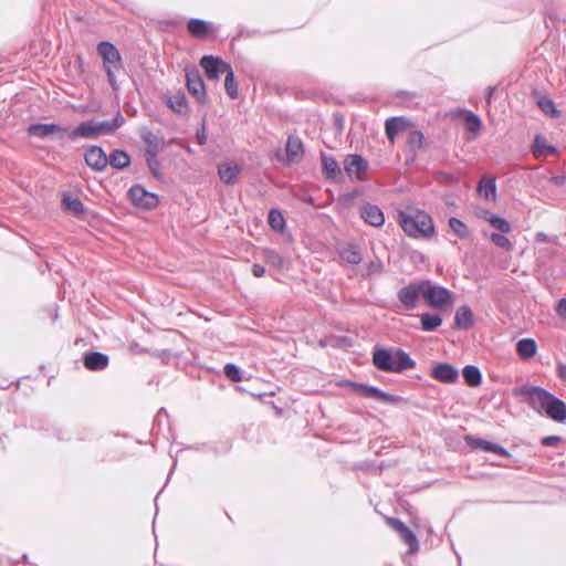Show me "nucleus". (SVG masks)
<instances>
[{"label":"nucleus","mask_w":566,"mask_h":566,"mask_svg":"<svg viewBox=\"0 0 566 566\" xmlns=\"http://www.w3.org/2000/svg\"><path fill=\"white\" fill-rule=\"evenodd\" d=\"M531 409L555 422H566V403L543 387L525 384L513 389Z\"/></svg>","instance_id":"obj_1"},{"label":"nucleus","mask_w":566,"mask_h":566,"mask_svg":"<svg viewBox=\"0 0 566 566\" xmlns=\"http://www.w3.org/2000/svg\"><path fill=\"white\" fill-rule=\"evenodd\" d=\"M374 366L385 373H402L416 367V361L400 348H385L376 345L373 349Z\"/></svg>","instance_id":"obj_2"},{"label":"nucleus","mask_w":566,"mask_h":566,"mask_svg":"<svg viewBox=\"0 0 566 566\" xmlns=\"http://www.w3.org/2000/svg\"><path fill=\"white\" fill-rule=\"evenodd\" d=\"M396 220L408 237L430 238L434 234L432 218L422 210H416L413 213L400 210Z\"/></svg>","instance_id":"obj_3"},{"label":"nucleus","mask_w":566,"mask_h":566,"mask_svg":"<svg viewBox=\"0 0 566 566\" xmlns=\"http://www.w3.org/2000/svg\"><path fill=\"white\" fill-rule=\"evenodd\" d=\"M386 135L390 142L396 138H407L409 142H422L423 135L420 130L403 117H391L385 124Z\"/></svg>","instance_id":"obj_4"},{"label":"nucleus","mask_w":566,"mask_h":566,"mask_svg":"<svg viewBox=\"0 0 566 566\" xmlns=\"http://www.w3.org/2000/svg\"><path fill=\"white\" fill-rule=\"evenodd\" d=\"M117 127L109 122H84L76 126L72 132H66L64 138H97L101 135L109 134Z\"/></svg>","instance_id":"obj_5"},{"label":"nucleus","mask_w":566,"mask_h":566,"mask_svg":"<svg viewBox=\"0 0 566 566\" xmlns=\"http://www.w3.org/2000/svg\"><path fill=\"white\" fill-rule=\"evenodd\" d=\"M97 52L103 59L104 69L107 73L111 85L116 87V78L114 72L120 69L122 56L119 51L108 41H103L97 45Z\"/></svg>","instance_id":"obj_6"},{"label":"nucleus","mask_w":566,"mask_h":566,"mask_svg":"<svg viewBox=\"0 0 566 566\" xmlns=\"http://www.w3.org/2000/svg\"><path fill=\"white\" fill-rule=\"evenodd\" d=\"M423 298L433 308H442L452 303L450 291L432 284L429 280H423Z\"/></svg>","instance_id":"obj_7"},{"label":"nucleus","mask_w":566,"mask_h":566,"mask_svg":"<svg viewBox=\"0 0 566 566\" xmlns=\"http://www.w3.org/2000/svg\"><path fill=\"white\" fill-rule=\"evenodd\" d=\"M348 385L359 396L373 398L388 405H397L403 400L400 396L382 391L374 386L352 381Z\"/></svg>","instance_id":"obj_8"},{"label":"nucleus","mask_w":566,"mask_h":566,"mask_svg":"<svg viewBox=\"0 0 566 566\" xmlns=\"http://www.w3.org/2000/svg\"><path fill=\"white\" fill-rule=\"evenodd\" d=\"M344 170L353 181H363L366 179V172L369 168L368 161L358 154H349L345 157Z\"/></svg>","instance_id":"obj_9"},{"label":"nucleus","mask_w":566,"mask_h":566,"mask_svg":"<svg viewBox=\"0 0 566 566\" xmlns=\"http://www.w3.org/2000/svg\"><path fill=\"white\" fill-rule=\"evenodd\" d=\"M420 296L423 297V280L419 282H410L397 292V297L407 311L415 310Z\"/></svg>","instance_id":"obj_10"},{"label":"nucleus","mask_w":566,"mask_h":566,"mask_svg":"<svg viewBox=\"0 0 566 566\" xmlns=\"http://www.w3.org/2000/svg\"><path fill=\"white\" fill-rule=\"evenodd\" d=\"M127 197L135 207L146 210L155 209L159 203L158 196L147 191L140 185L132 186L127 192Z\"/></svg>","instance_id":"obj_11"},{"label":"nucleus","mask_w":566,"mask_h":566,"mask_svg":"<svg viewBox=\"0 0 566 566\" xmlns=\"http://www.w3.org/2000/svg\"><path fill=\"white\" fill-rule=\"evenodd\" d=\"M304 144H285V149H276L273 158L282 166L298 164L304 158Z\"/></svg>","instance_id":"obj_12"},{"label":"nucleus","mask_w":566,"mask_h":566,"mask_svg":"<svg viewBox=\"0 0 566 566\" xmlns=\"http://www.w3.org/2000/svg\"><path fill=\"white\" fill-rule=\"evenodd\" d=\"M200 66L205 70L206 76L212 81L219 80L220 75L226 74L231 67V65L221 57L213 55L202 56Z\"/></svg>","instance_id":"obj_13"},{"label":"nucleus","mask_w":566,"mask_h":566,"mask_svg":"<svg viewBox=\"0 0 566 566\" xmlns=\"http://www.w3.org/2000/svg\"><path fill=\"white\" fill-rule=\"evenodd\" d=\"M187 88L189 93L200 103L207 102V92L203 80L197 69L188 70L186 73Z\"/></svg>","instance_id":"obj_14"},{"label":"nucleus","mask_w":566,"mask_h":566,"mask_svg":"<svg viewBox=\"0 0 566 566\" xmlns=\"http://www.w3.org/2000/svg\"><path fill=\"white\" fill-rule=\"evenodd\" d=\"M464 440H465V443L471 449L483 450L485 452H493V453L499 454V455L504 457V458H510L511 457V453L504 447H502V446H500L497 443L488 441L485 439H482L480 437L465 436Z\"/></svg>","instance_id":"obj_15"},{"label":"nucleus","mask_w":566,"mask_h":566,"mask_svg":"<svg viewBox=\"0 0 566 566\" xmlns=\"http://www.w3.org/2000/svg\"><path fill=\"white\" fill-rule=\"evenodd\" d=\"M164 144H146L144 158L149 168L150 174L156 179H161V164L158 159L159 154L163 151Z\"/></svg>","instance_id":"obj_16"},{"label":"nucleus","mask_w":566,"mask_h":566,"mask_svg":"<svg viewBox=\"0 0 566 566\" xmlns=\"http://www.w3.org/2000/svg\"><path fill=\"white\" fill-rule=\"evenodd\" d=\"M430 376L443 384H454L459 379V371L449 363H437L432 367Z\"/></svg>","instance_id":"obj_17"},{"label":"nucleus","mask_w":566,"mask_h":566,"mask_svg":"<svg viewBox=\"0 0 566 566\" xmlns=\"http://www.w3.org/2000/svg\"><path fill=\"white\" fill-rule=\"evenodd\" d=\"M85 163L95 171H103L108 165V156L97 145H92L84 154Z\"/></svg>","instance_id":"obj_18"},{"label":"nucleus","mask_w":566,"mask_h":566,"mask_svg":"<svg viewBox=\"0 0 566 566\" xmlns=\"http://www.w3.org/2000/svg\"><path fill=\"white\" fill-rule=\"evenodd\" d=\"M322 174L327 180L338 182L343 179V171L338 161L331 155L321 151Z\"/></svg>","instance_id":"obj_19"},{"label":"nucleus","mask_w":566,"mask_h":566,"mask_svg":"<svg viewBox=\"0 0 566 566\" xmlns=\"http://www.w3.org/2000/svg\"><path fill=\"white\" fill-rule=\"evenodd\" d=\"M360 217L364 221L373 227L379 228L385 223V216L382 210L370 202H365L360 207Z\"/></svg>","instance_id":"obj_20"},{"label":"nucleus","mask_w":566,"mask_h":566,"mask_svg":"<svg viewBox=\"0 0 566 566\" xmlns=\"http://www.w3.org/2000/svg\"><path fill=\"white\" fill-rule=\"evenodd\" d=\"M109 364V357L101 352H86L83 355V365L92 371L104 370Z\"/></svg>","instance_id":"obj_21"},{"label":"nucleus","mask_w":566,"mask_h":566,"mask_svg":"<svg viewBox=\"0 0 566 566\" xmlns=\"http://www.w3.org/2000/svg\"><path fill=\"white\" fill-rule=\"evenodd\" d=\"M66 132L67 128L56 124H32L28 128L29 135L38 138H45L52 133H56L60 138H64Z\"/></svg>","instance_id":"obj_22"},{"label":"nucleus","mask_w":566,"mask_h":566,"mask_svg":"<svg viewBox=\"0 0 566 566\" xmlns=\"http://www.w3.org/2000/svg\"><path fill=\"white\" fill-rule=\"evenodd\" d=\"M459 115L461 117L464 130L471 134L472 137H475L482 128L481 118L473 112L467 109L460 111Z\"/></svg>","instance_id":"obj_23"},{"label":"nucleus","mask_w":566,"mask_h":566,"mask_svg":"<svg viewBox=\"0 0 566 566\" xmlns=\"http://www.w3.org/2000/svg\"><path fill=\"white\" fill-rule=\"evenodd\" d=\"M241 167L237 164H220L218 166V175L219 178L226 184V185H234L241 175Z\"/></svg>","instance_id":"obj_24"},{"label":"nucleus","mask_w":566,"mask_h":566,"mask_svg":"<svg viewBox=\"0 0 566 566\" xmlns=\"http://www.w3.org/2000/svg\"><path fill=\"white\" fill-rule=\"evenodd\" d=\"M473 312L468 305L460 306L454 315V327L457 329L467 331L473 326Z\"/></svg>","instance_id":"obj_25"},{"label":"nucleus","mask_w":566,"mask_h":566,"mask_svg":"<svg viewBox=\"0 0 566 566\" xmlns=\"http://www.w3.org/2000/svg\"><path fill=\"white\" fill-rule=\"evenodd\" d=\"M339 256L349 264H359L363 261V253L356 244L347 243L339 248Z\"/></svg>","instance_id":"obj_26"},{"label":"nucleus","mask_w":566,"mask_h":566,"mask_svg":"<svg viewBox=\"0 0 566 566\" xmlns=\"http://www.w3.org/2000/svg\"><path fill=\"white\" fill-rule=\"evenodd\" d=\"M187 29L191 36L199 40H205L210 34L209 24L206 21L199 19H190L187 23Z\"/></svg>","instance_id":"obj_27"},{"label":"nucleus","mask_w":566,"mask_h":566,"mask_svg":"<svg viewBox=\"0 0 566 566\" xmlns=\"http://www.w3.org/2000/svg\"><path fill=\"white\" fill-rule=\"evenodd\" d=\"M479 193L486 200L494 201L496 198V184L493 177L484 176L478 187Z\"/></svg>","instance_id":"obj_28"},{"label":"nucleus","mask_w":566,"mask_h":566,"mask_svg":"<svg viewBox=\"0 0 566 566\" xmlns=\"http://www.w3.org/2000/svg\"><path fill=\"white\" fill-rule=\"evenodd\" d=\"M516 350L521 358L530 359L535 356L537 350L536 342L533 338H523L517 342Z\"/></svg>","instance_id":"obj_29"},{"label":"nucleus","mask_w":566,"mask_h":566,"mask_svg":"<svg viewBox=\"0 0 566 566\" xmlns=\"http://www.w3.org/2000/svg\"><path fill=\"white\" fill-rule=\"evenodd\" d=\"M462 376L469 387H478L482 382V374L474 365H467L462 370Z\"/></svg>","instance_id":"obj_30"},{"label":"nucleus","mask_w":566,"mask_h":566,"mask_svg":"<svg viewBox=\"0 0 566 566\" xmlns=\"http://www.w3.org/2000/svg\"><path fill=\"white\" fill-rule=\"evenodd\" d=\"M108 164L116 169H124L129 166L130 158L128 154L120 149H115L108 156Z\"/></svg>","instance_id":"obj_31"},{"label":"nucleus","mask_w":566,"mask_h":566,"mask_svg":"<svg viewBox=\"0 0 566 566\" xmlns=\"http://www.w3.org/2000/svg\"><path fill=\"white\" fill-rule=\"evenodd\" d=\"M62 203L67 211L72 212L76 217L84 213V205L77 197H72L65 193L63 196Z\"/></svg>","instance_id":"obj_32"},{"label":"nucleus","mask_w":566,"mask_h":566,"mask_svg":"<svg viewBox=\"0 0 566 566\" xmlns=\"http://www.w3.org/2000/svg\"><path fill=\"white\" fill-rule=\"evenodd\" d=\"M268 222L272 230L283 233L285 229V219L279 209L272 208L269 211Z\"/></svg>","instance_id":"obj_33"},{"label":"nucleus","mask_w":566,"mask_h":566,"mask_svg":"<svg viewBox=\"0 0 566 566\" xmlns=\"http://www.w3.org/2000/svg\"><path fill=\"white\" fill-rule=\"evenodd\" d=\"M420 319L421 327L426 332H433L442 324V317L438 314L423 313Z\"/></svg>","instance_id":"obj_34"},{"label":"nucleus","mask_w":566,"mask_h":566,"mask_svg":"<svg viewBox=\"0 0 566 566\" xmlns=\"http://www.w3.org/2000/svg\"><path fill=\"white\" fill-rule=\"evenodd\" d=\"M558 149L551 144H531V153L535 158H546L556 154Z\"/></svg>","instance_id":"obj_35"},{"label":"nucleus","mask_w":566,"mask_h":566,"mask_svg":"<svg viewBox=\"0 0 566 566\" xmlns=\"http://www.w3.org/2000/svg\"><path fill=\"white\" fill-rule=\"evenodd\" d=\"M400 538L405 542V544L409 547V553H416L419 551V542L416 534L406 526L400 533H398Z\"/></svg>","instance_id":"obj_36"},{"label":"nucleus","mask_w":566,"mask_h":566,"mask_svg":"<svg viewBox=\"0 0 566 566\" xmlns=\"http://www.w3.org/2000/svg\"><path fill=\"white\" fill-rule=\"evenodd\" d=\"M485 219L494 229L499 230L502 233H509L512 229L510 222L502 217L485 212Z\"/></svg>","instance_id":"obj_37"},{"label":"nucleus","mask_w":566,"mask_h":566,"mask_svg":"<svg viewBox=\"0 0 566 566\" xmlns=\"http://www.w3.org/2000/svg\"><path fill=\"white\" fill-rule=\"evenodd\" d=\"M449 227L453 233L460 239H467L470 235L469 228L460 219L451 217L449 219Z\"/></svg>","instance_id":"obj_38"},{"label":"nucleus","mask_w":566,"mask_h":566,"mask_svg":"<svg viewBox=\"0 0 566 566\" xmlns=\"http://www.w3.org/2000/svg\"><path fill=\"white\" fill-rule=\"evenodd\" d=\"M262 258L269 265L275 269L283 266V258L273 249H263Z\"/></svg>","instance_id":"obj_39"},{"label":"nucleus","mask_w":566,"mask_h":566,"mask_svg":"<svg viewBox=\"0 0 566 566\" xmlns=\"http://www.w3.org/2000/svg\"><path fill=\"white\" fill-rule=\"evenodd\" d=\"M224 88H226L227 94L231 98L234 99L238 97V95H239L238 84H237L232 67H230V70L226 73Z\"/></svg>","instance_id":"obj_40"},{"label":"nucleus","mask_w":566,"mask_h":566,"mask_svg":"<svg viewBox=\"0 0 566 566\" xmlns=\"http://www.w3.org/2000/svg\"><path fill=\"white\" fill-rule=\"evenodd\" d=\"M539 108L553 118H557L559 116V111L556 108L553 99L548 97H542L538 101Z\"/></svg>","instance_id":"obj_41"},{"label":"nucleus","mask_w":566,"mask_h":566,"mask_svg":"<svg viewBox=\"0 0 566 566\" xmlns=\"http://www.w3.org/2000/svg\"><path fill=\"white\" fill-rule=\"evenodd\" d=\"M170 107L178 114H185L188 111V104L184 94H178L169 99Z\"/></svg>","instance_id":"obj_42"},{"label":"nucleus","mask_w":566,"mask_h":566,"mask_svg":"<svg viewBox=\"0 0 566 566\" xmlns=\"http://www.w3.org/2000/svg\"><path fill=\"white\" fill-rule=\"evenodd\" d=\"M224 375L232 381L239 382L242 380V375L240 368L232 363L226 364L223 368Z\"/></svg>","instance_id":"obj_43"},{"label":"nucleus","mask_w":566,"mask_h":566,"mask_svg":"<svg viewBox=\"0 0 566 566\" xmlns=\"http://www.w3.org/2000/svg\"><path fill=\"white\" fill-rule=\"evenodd\" d=\"M384 272V264L380 259L376 258L375 260H371L368 262L366 266V275H377L381 274Z\"/></svg>","instance_id":"obj_44"},{"label":"nucleus","mask_w":566,"mask_h":566,"mask_svg":"<svg viewBox=\"0 0 566 566\" xmlns=\"http://www.w3.org/2000/svg\"><path fill=\"white\" fill-rule=\"evenodd\" d=\"M490 239L495 245H497L500 248L511 250L513 247L511 241L509 240V238H506L504 235V233H502V232L501 233H492Z\"/></svg>","instance_id":"obj_45"},{"label":"nucleus","mask_w":566,"mask_h":566,"mask_svg":"<svg viewBox=\"0 0 566 566\" xmlns=\"http://www.w3.org/2000/svg\"><path fill=\"white\" fill-rule=\"evenodd\" d=\"M563 439L559 436H546L542 438L541 443L544 447H557L562 443Z\"/></svg>","instance_id":"obj_46"},{"label":"nucleus","mask_w":566,"mask_h":566,"mask_svg":"<svg viewBox=\"0 0 566 566\" xmlns=\"http://www.w3.org/2000/svg\"><path fill=\"white\" fill-rule=\"evenodd\" d=\"M386 523L397 533H400L407 525L397 517H387Z\"/></svg>","instance_id":"obj_47"},{"label":"nucleus","mask_w":566,"mask_h":566,"mask_svg":"<svg viewBox=\"0 0 566 566\" xmlns=\"http://www.w3.org/2000/svg\"><path fill=\"white\" fill-rule=\"evenodd\" d=\"M556 313L560 317H566V297H563L558 301L556 306Z\"/></svg>","instance_id":"obj_48"},{"label":"nucleus","mask_w":566,"mask_h":566,"mask_svg":"<svg viewBox=\"0 0 566 566\" xmlns=\"http://www.w3.org/2000/svg\"><path fill=\"white\" fill-rule=\"evenodd\" d=\"M556 374L560 380L566 382V364L558 363L556 368Z\"/></svg>","instance_id":"obj_49"},{"label":"nucleus","mask_w":566,"mask_h":566,"mask_svg":"<svg viewBox=\"0 0 566 566\" xmlns=\"http://www.w3.org/2000/svg\"><path fill=\"white\" fill-rule=\"evenodd\" d=\"M252 273L255 277H262L265 273V269L261 264H253Z\"/></svg>","instance_id":"obj_50"},{"label":"nucleus","mask_w":566,"mask_h":566,"mask_svg":"<svg viewBox=\"0 0 566 566\" xmlns=\"http://www.w3.org/2000/svg\"><path fill=\"white\" fill-rule=\"evenodd\" d=\"M358 190H354L353 192L346 193L343 196L345 202L352 201L355 197H357Z\"/></svg>","instance_id":"obj_51"},{"label":"nucleus","mask_w":566,"mask_h":566,"mask_svg":"<svg viewBox=\"0 0 566 566\" xmlns=\"http://www.w3.org/2000/svg\"><path fill=\"white\" fill-rule=\"evenodd\" d=\"M154 355H155V356H157V357H161V358H164V357H166V356H167V357H169V356H170V353H169L168 350H163V352H160V353H156V354H154Z\"/></svg>","instance_id":"obj_52"},{"label":"nucleus","mask_w":566,"mask_h":566,"mask_svg":"<svg viewBox=\"0 0 566 566\" xmlns=\"http://www.w3.org/2000/svg\"><path fill=\"white\" fill-rule=\"evenodd\" d=\"M206 138H207V136H206V134H205V129H202V132H201V133H198V139H199V142H201L202 139H206Z\"/></svg>","instance_id":"obj_53"},{"label":"nucleus","mask_w":566,"mask_h":566,"mask_svg":"<svg viewBox=\"0 0 566 566\" xmlns=\"http://www.w3.org/2000/svg\"><path fill=\"white\" fill-rule=\"evenodd\" d=\"M491 95H493V88H489V95L486 97L488 102H490Z\"/></svg>","instance_id":"obj_54"},{"label":"nucleus","mask_w":566,"mask_h":566,"mask_svg":"<svg viewBox=\"0 0 566 566\" xmlns=\"http://www.w3.org/2000/svg\"><path fill=\"white\" fill-rule=\"evenodd\" d=\"M535 143H538V142H542V137L541 136H536L535 139H534Z\"/></svg>","instance_id":"obj_55"}]
</instances>
